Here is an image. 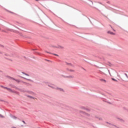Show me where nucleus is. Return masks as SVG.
<instances>
[{
    "instance_id": "nucleus-23",
    "label": "nucleus",
    "mask_w": 128,
    "mask_h": 128,
    "mask_svg": "<svg viewBox=\"0 0 128 128\" xmlns=\"http://www.w3.org/2000/svg\"><path fill=\"white\" fill-rule=\"evenodd\" d=\"M24 124H26V122L24 121H22Z\"/></svg>"
},
{
    "instance_id": "nucleus-11",
    "label": "nucleus",
    "mask_w": 128,
    "mask_h": 128,
    "mask_svg": "<svg viewBox=\"0 0 128 128\" xmlns=\"http://www.w3.org/2000/svg\"><path fill=\"white\" fill-rule=\"evenodd\" d=\"M112 80H114V82H118V80H116V79H114V78H112Z\"/></svg>"
},
{
    "instance_id": "nucleus-9",
    "label": "nucleus",
    "mask_w": 128,
    "mask_h": 128,
    "mask_svg": "<svg viewBox=\"0 0 128 128\" xmlns=\"http://www.w3.org/2000/svg\"><path fill=\"white\" fill-rule=\"evenodd\" d=\"M22 74H25V76H29V75L27 74H25L24 72H22Z\"/></svg>"
},
{
    "instance_id": "nucleus-22",
    "label": "nucleus",
    "mask_w": 128,
    "mask_h": 128,
    "mask_svg": "<svg viewBox=\"0 0 128 128\" xmlns=\"http://www.w3.org/2000/svg\"><path fill=\"white\" fill-rule=\"evenodd\" d=\"M12 128H16V127L13 126Z\"/></svg>"
},
{
    "instance_id": "nucleus-1",
    "label": "nucleus",
    "mask_w": 128,
    "mask_h": 128,
    "mask_svg": "<svg viewBox=\"0 0 128 128\" xmlns=\"http://www.w3.org/2000/svg\"><path fill=\"white\" fill-rule=\"evenodd\" d=\"M100 82H103L104 84H106V80L102 78H100Z\"/></svg>"
},
{
    "instance_id": "nucleus-16",
    "label": "nucleus",
    "mask_w": 128,
    "mask_h": 128,
    "mask_svg": "<svg viewBox=\"0 0 128 128\" xmlns=\"http://www.w3.org/2000/svg\"><path fill=\"white\" fill-rule=\"evenodd\" d=\"M30 94H34V92H29Z\"/></svg>"
},
{
    "instance_id": "nucleus-3",
    "label": "nucleus",
    "mask_w": 128,
    "mask_h": 128,
    "mask_svg": "<svg viewBox=\"0 0 128 128\" xmlns=\"http://www.w3.org/2000/svg\"><path fill=\"white\" fill-rule=\"evenodd\" d=\"M6 90L10 92H14V90H12V89H10V88H6Z\"/></svg>"
},
{
    "instance_id": "nucleus-17",
    "label": "nucleus",
    "mask_w": 128,
    "mask_h": 128,
    "mask_svg": "<svg viewBox=\"0 0 128 128\" xmlns=\"http://www.w3.org/2000/svg\"><path fill=\"white\" fill-rule=\"evenodd\" d=\"M13 118H14V120H16V117L14 116H13Z\"/></svg>"
},
{
    "instance_id": "nucleus-14",
    "label": "nucleus",
    "mask_w": 128,
    "mask_h": 128,
    "mask_svg": "<svg viewBox=\"0 0 128 128\" xmlns=\"http://www.w3.org/2000/svg\"><path fill=\"white\" fill-rule=\"evenodd\" d=\"M54 54V56H58V55L57 54Z\"/></svg>"
},
{
    "instance_id": "nucleus-25",
    "label": "nucleus",
    "mask_w": 128,
    "mask_h": 128,
    "mask_svg": "<svg viewBox=\"0 0 128 128\" xmlns=\"http://www.w3.org/2000/svg\"><path fill=\"white\" fill-rule=\"evenodd\" d=\"M47 52L48 54H50V52Z\"/></svg>"
},
{
    "instance_id": "nucleus-7",
    "label": "nucleus",
    "mask_w": 128,
    "mask_h": 128,
    "mask_svg": "<svg viewBox=\"0 0 128 128\" xmlns=\"http://www.w3.org/2000/svg\"><path fill=\"white\" fill-rule=\"evenodd\" d=\"M84 114H85V116H90V114L88 113L84 112Z\"/></svg>"
},
{
    "instance_id": "nucleus-19",
    "label": "nucleus",
    "mask_w": 128,
    "mask_h": 128,
    "mask_svg": "<svg viewBox=\"0 0 128 128\" xmlns=\"http://www.w3.org/2000/svg\"><path fill=\"white\" fill-rule=\"evenodd\" d=\"M60 48H64V47H63V46H60Z\"/></svg>"
},
{
    "instance_id": "nucleus-2",
    "label": "nucleus",
    "mask_w": 128,
    "mask_h": 128,
    "mask_svg": "<svg viewBox=\"0 0 128 128\" xmlns=\"http://www.w3.org/2000/svg\"><path fill=\"white\" fill-rule=\"evenodd\" d=\"M108 34H112V36H114V34H116L114 33L113 32H110V31H108L107 32Z\"/></svg>"
},
{
    "instance_id": "nucleus-28",
    "label": "nucleus",
    "mask_w": 128,
    "mask_h": 128,
    "mask_svg": "<svg viewBox=\"0 0 128 128\" xmlns=\"http://www.w3.org/2000/svg\"><path fill=\"white\" fill-rule=\"evenodd\" d=\"M1 87H2V88H4V86H1Z\"/></svg>"
},
{
    "instance_id": "nucleus-30",
    "label": "nucleus",
    "mask_w": 128,
    "mask_h": 128,
    "mask_svg": "<svg viewBox=\"0 0 128 128\" xmlns=\"http://www.w3.org/2000/svg\"><path fill=\"white\" fill-rule=\"evenodd\" d=\"M111 26L112 28V26Z\"/></svg>"
},
{
    "instance_id": "nucleus-21",
    "label": "nucleus",
    "mask_w": 128,
    "mask_h": 128,
    "mask_svg": "<svg viewBox=\"0 0 128 128\" xmlns=\"http://www.w3.org/2000/svg\"><path fill=\"white\" fill-rule=\"evenodd\" d=\"M0 116H1V118H3L2 116L0 114Z\"/></svg>"
},
{
    "instance_id": "nucleus-13",
    "label": "nucleus",
    "mask_w": 128,
    "mask_h": 128,
    "mask_svg": "<svg viewBox=\"0 0 128 128\" xmlns=\"http://www.w3.org/2000/svg\"><path fill=\"white\" fill-rule=\"evenodd\" d=\"M28 98H34L32 96H28Z\"/></svg>"
},
{
    "instance_id": "nucleus-15",
    "label": "nucleus",
    "mask_w": 128,
    "mask_h": 128,
    "mask_svg": "<svg viewBox=\"0 0 128 128\" xmlns=\"http://www.w3.org/2000/svg\"><path fill=\"white\" fill-rule=\"evenodd\" d=\"M49 86H50V88H54V87L52 86H50V85H48Z\"/></svg>"
},
{
    "instance_id": "nucleus-4",
    "label": "nucleus",
    "mask_w": 128,
    "mask_h": 128,
    "mask_svg": "<svg viewBox=\"0 0 128 128\" xmlns=\"http://www.w3.org/2000/svg\"><path fill=\"white\" fill-rule=\"evenodd\" d=\"M11 78V80H16L17 82H20V80H16L14 78Z\"/></svg>"
},
{
    "instance_id": "nucleus-5",
    "label": "nucleus",
    "mask_w": 128,
    "mask_h": 128,
    "mask_svg": "<svg viewBox=\"0 0 128 128\" xmlns=\"http://www.w3.org/2000/svg\"><path fill=\"white\" fill-rule=\"evenodd\" d=\"M57 90H60V92H64V90L60 88H57Z\"/></svg>"
},
{
    "instance_id": "nucleus-24",
    "label": "nucleus",
    "mask_w": 128,
    "mask_h": 128,
    "mask_svg": "<svg viewBox=\"0 0 128 128\" xmlns=\"http://www.w3.org/2000/svg\"><path fill=\"white\" fill-rule=\"evenodd\" d=\"M36 0V2H38V0Z\"/></svg>"
},
{
    "instance_id": "nucleus-31",
    "label": "nucleus",
    "mask_w": 128,
    "mask_h": 128,
    "mask_svg": "<svg viewBox=\"0 0 128 128\" xmlns=\"http://www.w3.org/2000/svg\"><path fill=\"white\" fill-rule=\"evenodd\" d=\"M0 72H2V71H0Z\"/></svg>"
},
{
    "instance_id": "nucleus-26",
    "label": "nucleus",
    "mask_w": 128,
    "mask_h": 128,
    "mask_svg": "<svg viewBox=\"0 0 128 128\" xmlns=\"http://www.w3.org/2000/svg\"><path fill=\"white\" fill-rule=\"evenodd\" d=\"M70 78H72V76H70Z\"/></svg>"
},
{
    "instance_id": "nucleus-8",
    "label": "nucleus",
    "mask_w": 128,
    "mask_h": 128,
    "mask_svg": "<svg viewBox=\"0 0 128 128\" xmlns=\"http://www.w3.org/2000/svg\"><path fill=\"white\" fill-rule=\"evenodd\" d=\"M80 108H81V110H86V108H84V106H81Z\"/></svg>"
},
{
    "instance_id": "nucleus-6",
    "label": "nucleus",
    "mask_w": 128,
    "mask_h": 128,
    "mask_svg": "<svg viewBox=\"0 0 128 128\" xmlns=\"http://www.w3.org/2000/svg\"><path fill=\"white\" fill-rule=\"evenodd\" d=\"M22 78H24L25 80H28L29 82H32V80L30 79L26 78H24V77H22Z\"/></svg>"
},
{
    "instance_id": "nucleus-10",
    "label": "nucleus",
    "mask_w": 128,
    "mask_h": 128,
    "mask_svg": "<svg viewBox=\"0 0 128 128\" xmlns=\"http://www.w3.org/2000/svg\"><path fill=\"white\" fill-rule=\"evenodd\" d=\"M69 72H74V70H70Z\"/></svg>"
},
{
    "instance_id": "nucleus-18",
    "label": "nucleus",
    "mask_w": 128,
    "mask_h": 128,
    "mask_svg": "<svg viewBox=\"0 0 128 128\" xmlns=\"http://www.w3.org/2000/svg\"><path fill=\"white\" fill-rule=\"evenodd\" d=\"M4 88H6H6H8L6 87H3Z\"/></svg>"
},
{
    "instance_id": "nucleus-20",
    "label": "nucleus",
    "mask_w": 128,
    "mask_h": 128,
    "mask_svg": "<svg viewBox=\"0 0 128 128\" xmlns=\"http://www.w3.org/2000/svg\"><path fill=\"white\" fill-rule=\"evenodd\" d=\"M112 30H113L114 32H116V30L112 28Z\"/></svg>"
},
{
    "instance_id": "nucleus-12",
    "label": "nucleus",
    "mask_w": 128,
    "mask_h": 128,
    "mask_svg": "<svg viewBox=\"0 0 128 128\" xmlns=\"http://www.w3.org/2000/svg\"><path fill=\"white\" fill-rule=\"evenodd\" d=\"M68 64L70 66H74L72 64Z\"/></svg>"
},
{
    "instance_id": "nucleus-29",
    "label": "nucleus",
    "mask_w": 128,
    "mask_h": 128,
    "mask_svg": "<svg viewBox=\"0 0 128 128\" xmlns=\"http://www.w3.org/2000/svg\"><path fill=\"white\" fill-rule=\"evenodd\" d=\"M80 112H82V111H80Z\"/></svg>"
},
{
    "instance_id": "nucleus-27",
    "label": "nucleus",
    "mask_w": 128,
    "mask_h": 128,
    "mask_svg": "<svg viewBox=\"0 0 128 128\" xmlns=\"http://www.w3.org/2000/svg\"><path fill=\"white\" fill-rule=\"evenodd\" d=\"M0 54H2V52H0Z\"/></svg>"
}]
</instances>
